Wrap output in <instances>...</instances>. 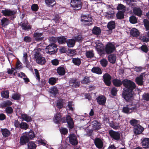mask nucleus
Wrapping results in <instances>:
<instances>
[{
	"mask_svg": "<svg viewBox=\"0 0 149 149\" xmlns=\"http://www.w3.org/2000/svg\"><path fill=\"white\" fill-rule=\"evenodd\" d=\"M19 25L22 29L24 30L29 31L31 29V26L28 24V21L26 20H25L24 22H21Z\"/></svg>",
	"mask_w": 149,
	"mask_h": 149,
	"instance_id": "obj_10",
	"label": "nucleus"
},
{
	"mask_svg": "<svg viewBox=\"0 0 149 149\" xmlns=\"http://www.w3.org/2000/svg\"><path fill=\"white\" fill-rule=\"evenodd\" d=\"M70 85L74 88H77L79 86L80 82L77 79H71L69 81Z\"/></svg>",
	"mask_w": 149,
	"mask_h": 149,
	"instance_id": "obj_14",
	"label": "nucleus"
},
{
	"mask_svg": "<svg viewBox=\"0 0 149 149\" xmlns=\"http://www.w3.org/2000/svg\"><path fill=\"white\" fill-rule=\"evenodd\" d=\"M115 49L114 45L112 43L107 44L105 48V51L108 54H109L113 52Z\"/></svg>",
	"mask_w": 149,
	"mask_h": 149,
	"instance_id": "obj_7",
	"label": "nucleus"
},
{
	"mask_svg": "<svg viewBox=\"0 0 149 149\" xmlns=\"http://www.w3.org/2000/svg\"><path fill=\"white\" fill-rule=\"evenodd\" d=\"M143 23L146 30H149V21L147 19H145L143 20Z\"/></svg>",
	"mask_w": 149,
	"mask_h": 149,
	"instance_id": "obj_54",
	"label": "nucleus"
},
{
	"mask_svg": "<svg viewBox=\"0 0 149 149\" xmlns=\"http://www.w3.org/2000/svg\"><path fill=\"white\" fill-rule=\"evenodd\" d=\"M57 73L60 75H64L65 72L64 68L62 67H58L57 69Z\"/></svg>",
	"mask_w": 149,
	"mask_h": 149,
	"instance_id": "obj_27",
	"label": "nucleus"
},
{
	"mask_svg": "<svg viewBox=\"0 0 149 149\" xmlns=\"http://www.w3.org/2000/svg\"><path fill=\"white\" fill-rule=\"evenodd\" d=\"M94 143L96 146L98 148H101L103 147V143L101 139L99 138L95 139Z\"/></svg>",
	"mask_w": 149,
	"mask_h": 149,
	"instance_id": "obj_15",
	"label": "nucleus"
},
{
	"mask_svg": "<svg viewBox=\"0 0 149 149\" xmlns=\"http://www.w3.org/2000/svg\"><path fill=\"white\" fill-rule=\"evenodd\" d=\"M143 130V128L139 125H136L134 127V132L136 134H141Z\"/></svg>",
	"mask_w": 149,
	"mask_h": 149,
	"instance_id": "obj_16",
	"label": "nucleus"
},
{
	"mask_svg": "<svg viewBox=\"0 0 149 149\" xmlns=\"http://www.w3.org/2000/svg\"><path fill=\"white\" fill-rule=\"evenodd\" d=\"M103 79L105 84L108 86H110L111 84V76L108 74H106L103 76Z\"/></svg>",
	"mask_w": 149,
	"mask_h": 149,
	"instance_id": "obj_11",
	"label": "nucleus"
},
{
	"mask_svg": "<svg viewBox=\"0 0 149 149\" xmlns=\"http://www.w3.org/2000/svg\"><path fill=\"white\" fill-rule=\"evenodd\" d=\"M123 84L125 88L123 89V96L127 101H130L133 98V90L135 88V84L130 80L124 79L123 80Z\"/></svg>",
	"mask_w": 149,
	"mask_h": 149,
	"instance_id": "obj_1",
	"label": "nucleus"
},
{
	"mask_svg": "<svg viewBox=\"0 0 149 149\" xmlns=\"http://www.w3.org/2000/svg\"><path fill=\"white\" fill-rule=\"evenodd\" d=\"M143 100L148 101L149 100V93H146L143 94L142 96Z\"/></svg>",
	"mask_w": 149,
	"mask_h": 149,
	"instance_id": "obj_60",
	"label": "nucleus"
},
{
	"mask_svg": "<svg viewBox=\"0 0 149 149\" xmlns=\"http://www.w3.org/2000/svg\"><path fill=\"white\" fill-rule=\"evenodd\" d=\"M42 35V33H38L35 32L33 35L35 39L37 41L41 40L42 39L41 36Z\"/></svg>",
	"mask_w": 149,
	"mask_h": 149,
	"instance_id": "obj_20",
	"label": "nucleus"
},
{
	"mask_svg": "<svg viewBox=\"0 0 149 149\" xmlns=\"http://www.w3.org/2000/svg\"><path fill=\"white\" fill-rule=\"evenodd\" d=\"M61 115L60 113H57L54 115L53 118V120L54 122L56 123H58L61 121L63 123L67 122L69 128H72L74 125V122L72 119L69 115L67 116L65 120V117L61 118Z\"/></svg>",
	"mask_w": 149,
	"mask_h": 149,
	"instance_id": "obj_2",
	"label": "nucleus"
},
{
	"mask_svg": "<svg viewBox=\"0 0 149 149\" xmlns=\"http://www.w3.org/2000/svg\"><path fill=\"white\" fill-rule=\"evenodd\" d=\"M25 133L26 136L28 138V139H32L35 137V134L32 131L30 130L29 132H26Z\"/></svg>",
	"mask_w": 149,
	"mask_h": 149,
	"instance_id": "obj_31",
	"label": "nucleus"
},
{
	"mask_svg": "<svg viewBox=\"0 0 149 149\" xmlns=\"http://www.w3.org/2000/svg\"><path fill=\"white\" fill-rule=\"evenodd\" d=\"M143 76L141 75L139 77H137L135 79L136 83L139 85H141L143 83Z\"/></svg>",
	"mask_w": 149,
	"mask_h": 149,
	"instance_id": "obj_32",
	"label": "nucleus"
},
{
	"mask_svg": "<svg viewBox=\"0 0 149 149\" xmlns=\"http://www.w3.org/2000/svg\"><path fill=\"white\" fill-rule=\"evenodd\" d=\"M140 39L144 42H147L149 41V37L147 33L140 36Z\"/></svg>",
	"mask_w": 149,
	"mask_h": 149,
	"instance_id": "obj_23",
	"label": "nucleus"
},
{
	"mask_svg": "<svg viewBox=\"0 0 149 149\" xmlns=\"http://www.w3.org/2000/svg\"><path fill=\"white\" fill-rule=\"evenodd\" d=\"M115 22L113 21H110L108 24L107 27L110 30L113 29L115 27Z\"/></svg>",
	"mask_w": 149,
	"mask_h": 149,
	"instance_id": "obj_38",
	"label": "nucleus"
},
{
	"mask_svg": "<svg viewBox=\"0 0 149 149\" xmlns=\"http://www.w3.org/2000/svg\"><path fill=\"white\" fill-rule=\"evenodd\" d=\"M20 95L18 94L15 93L12 95V98L15 100H18L20 98Z\"/></svg>",
	"mask_w": 149,
	"mask_h": 149,
	"instance_id": "obj_61",
	"label": "nucleus"
},
{
	"mask_svg": "<svg viewBox=\"0 0 149 149\" xmlns=\"http://www.w3.org/2000/svg\"><path fill=\"white\" fill-rule=\"evenodd\" d=\"M133 13L136 15L138 16H141L142 14V11L138 7H134L133 9Z\"/></svg>",
	"mask_w": 149,
	"mask_h": 149,
	"instance_id": "obj_24",
	"label": "nucleus"
},
{
	"mask_svg": "<svg viewBox=\"0 0 149 149\" xmlns=\"http://www.w3.org/2000/svg\"><path fill=\"white\" fill-rule=\"evenodd\" d=\"M46 5L49 7H53L56 3L55 0H45Z\"/></svg>",
	"mask_w": 149,
	"mask_h": 149,
	"instance_id": "obj_21",
	"label": "nucleus"
},
{
	"mask_svg": "<svg viewBox=\"0 0 149 149\" xmlns=\"http://www.w3.org/2000/svg\"><path fill=\"white\" fill-rule=\"evenodd\" d=\"M75 41L73 39H68L66 41L67 46L69 47H73L75 45Z\"/></svg>",
	"mask_w": 149,
	"mask_h": 149,
	"instance_id": "obj_22",
	"label": "nucleus"
},
{
	"mask_svg": "<svg viewBox=\"0 0 149 149\" xmlns=\"http://www.w3.org/2000/svg\"><path fill=\"white\" fill-rule=\"evenodd\" d=\"M29 127L28 125L26 123L22 122L21 123L20 126L19 128H20L22 129H24L26 130Z\"/></svg>",
	"mask_w": 149,
	"mask_h": 149,
	"instance_id": "obj_46",
	"label": "nucleus"
},
{
	"mask_svg": "<svg viewBox=\"0 0 149 149\" xmlns=\"http://www.w3.org/2000/svg\"><path fill=\"white\" fill-rule=\"evenodd\" d=\"M41 50L40 49L35 50V53L33 54L34 58L36 60V62L38 64L42 65L46 62L45 58L42 57L40 53Z\"/></svg>",
	"mask_w": 149,
	"mask_h": 149,
	"instance_id": "obj_3",
	"label": "nucleus"
},
{
	"mask_svg": "<svg viewBox=\"0 0 149 149\" xmlns=\"http://www.w3.org/2000/svg\"><path fill=\"white\" fill-rule=\"evenodd\" d=\"M1 131L3 136L5 137L8 136L10 134V131L6 128L1 129Z\"/></svg>",
	"mask_w": 149,
	"mask_h": 149,
	"instance_id": "obj_28",
	"label": "nucleus"
},
{
	"mask_svg": "<svg viewBox=\"0 0 149 149\" xmlns=\"http://www.w3.org/2000/svg\"><path fill=\"white\" fill-rule=\"evenodd\" d=\"M73 107L74 106L73 105L72 102H68V107L70 110L73 111L74 110Z\"/></svg>",
	"mask_w": 149,
	"mask_h": 149,
	"instance_id": "obj_64",
	"label": "nucleus"
},
{
	"mask_svg": "<svg viewBox=\"0 0 149 149\" xmlns=\"http://www.w3.org/2000/svg\"><path fill=\"white\" fill-rule=\"evenodd\" d=\"M64 101L63 100H60L57 102L56 106L59 109H60L62 108L63 105Z\"/></svg>",
	"mask_w": 149,
	"mask_h": 149,
	"instance_id": "obj_45",
	"label": "nucleus"
},
{
	"mask_svg": "<svg viewBox=\"0 0 149 149\" xmlns=\"http://www.w3.org/2000/svg\"><path fill=\"white\" fill-rule=\"evenodd\" d=\"M29 140V139L27 136L25 135L23 136L20 138V143L22 145H24L28 142Z\"/></svg>",
	"mask_w": 149,
	"mask_h": 149,
	"instance_id": "obj_25",
	"label": "nucleus"
},
{
	"mask_svg": "<svg viewBox=\"0 0 149 149\" xmlns=\"http://www.w3.org/2000/svg\"><path fill=\"white\" fill-rule=\"evenodd\" d=\"M70 143L73 145H77L78 143L76 136L74 134H70L69 136Z\"/></svg>",
	"mask_w": 149,
	"mask_h": 149,
	"instance_id": "obj_9",
	"label": "nucleus"
},
{
	"mask_svg": "<svg viewBox=\"0 0 149 149\" xmlns=\"http://www.w3.org/2000/svg\"><path fill=\"white\" fill-rule=\"evenodd\" d=\"M96 49L97 51L100 54H102L103 53V51L102 50V45L100 43L96 44Z\"/></svg>",
	"mask_w": 149,
	"mask_h": 149,
	"instance_id": "obj_26",
	"label": "nucleus"
},
{
	"mask_svg": "<svg viewBox=\"0 0 149 149\" xmlns=\"http://www.w3.org/2000/svg\"><path fill=\"white\" fill-rule=\"evenodd\" d=\"M12 103L10 100H7L3 102L2 104V106L3 107H6L8 106H10L12 105Z\"/></svg>",
	"mask_w": 149,
	"mask_h": 149,
	"instance_id": "obj_52",
	"label": "nucleus"
},
{
	"mask_svg": "<svg viewBox=\"0 0 149 149\" xmlns=\"http://www.w3.org/2000/svg\"><path fill=\"white\" fill-rule=\"evenodd\" d=\"M97 100L98 104L101 105H104L105 104L106 99L104 96L101 95L97 98Z\"/></svg>",
	"mask_w": 149,
	"mask_h": 149,
	"instance_id": "obj_13",
	"label": "nucleus"
},
{
	"mask_svg": "<svg viewBox=\"0 0 149 149\" xmlns=\"http://www.w3.org/2000/svg\"><path fill=\"white\" fill-rule=\"evenodd\" d=\"M1 20V24L3 26L7 25L9 23L8 20L5 17L3 18Z\"/></svg>",
	"mask_w": 149,
	"mask_h": 149,
	"instance_id": "obj_35",
	"label": "nucleus"
},
{
	"mask_svg": "<svg viewBox=\"0 0 149 149\" xmlns=\"http://www.w3.org/2000/svg\"><path fill=\"white\" fill-rule=\"evenodd\" d=\"M23 61L24 63L28 64V61L27 59V55L26 52H24L23 54Z\"/></svg>",
	"mask_w": 149,
	"mask_h": 149,
	"instance_id": "obj_49",
	"label": "nucleus"
},
{
	"mask_svg": "<svg viewBox=\"0 0 149 149\" xmlns=\"http://www.w3.org/2000/svg\"><path fill=\"white\" fill-rule=\"evenodd\" d=\"M72 61L74 65H79L81 63L80 59L78 58H73Z\"/></svg>",
	"mask_w": 149,
	"mask_h": 149,
	"instance_id": "obj_40",
	"label": "nucleus"
},
{
	"mask_svg": "<svg viewBox=\"0 0 149 149\" xmlns=\"http://www.w3.org/2000/svg\"><path fill=\"white\" fill-rule=\"evenodd\" d=\"M22 117L23 120L27 122H30L32 120L31 117L26 114H22Z\"/></svg>",
	"mask_w": 149,
	"mask_h": 149,
	"instance_id": "obj_39",
	"label": "nucleus"
},
{
	"mask_svg": "<svg viewBox=\"0 0 149 149\" xmlns=\"http://www.w3.org/2000/svg\"><path fill=\"white\" fill-rule=\"evenodd\" d=\"M58 80L56 77H51L49 79V83L51 85L55 84Z\"/></svg>",
	"mask_w": 149,
	"mask_h": 149,
	"instance_id": "obj_36",
	"label": "nucleus"
},
{
	"mask_svg": "<svg viewBox=\"0 0 149 149\" xmlns=\"http://www.w3.org/2000/svg\"><path fill=\"white\" fill-rule=\"evenodd\" d=\"M93 72L98 74L102 73L101 69L98 67H94L91 70Z\"/></svg>",
	"mask_w": 149,
	"mask_h": 149,
	"instance_id": "obj_37",
	"label": "nucleus"
},
{
	"mask_svg": "<svg viewBox=\"0 0 149 149\" xmlns=\"http://www.w3.org/2000/svg\"><path fill=\"white\" fill-rule=\"evenodd\" d=\"M92 128L93 130H98L100 128L101 124L96 120H94L92 122Z\"/></svg>",
	"mask_w": 149,
	"mask_h": 149,
	"instance_id": "obj_17",
	"label": "nucleus"
},
{
	"mask_svg": "<svg viewBox=\"0 0 149 149\" xmlns=\"http://www.w3.org/2000/svg\"><path fill=\"white\" fill-rule=\"evenodd\" d=\"M109 61L111 63H114L116 61V56L115 55L112 54L109 55L108 56Z\"/></svg>",
	"mask_w": 149,
	"mask_h": 149,
	"instance_id": "obj_34",
	"label": "nucleus"
},
{
	"mask_svg": "<svg viewBox=\"0 0 149 149\" xmlns=\"http://www.w3.org/2000/svg\"><path fill=\"white\" fill-rule=\"evenodd\" d=\"M113 83L115 86L119 87L123 84V81H121L120 80L115 79L113 80Z\"/></svg>",
	"mask_w": 149,
	"mask_h": 149,
	"instance_id": "obj_30",
	"label": "nucleus"
},
{
	"mask_svg": "<svg viewBox=\"0 0 149 149\" xmlns=\"http://www.w3.org/2000/svg\"><path fill=\"white\" fill-rule=\"evenodd\" d=\"M56 46L55 44H53L47 46L45 49V52L47 53L52 54L56 52Z\"/></svg>",
	"mask_w": 149,
	"mask_h": 149,
	"instance_id": "obj_6",
	"label": "nucleus"
},
{
	"mask_svg": "<svg viewBox=\"0 0 149 149\" xmlns=\"http://www.w3.org/2000/svg\"><path fill=\"white\" fill-rule=\"evenodd\" d=\"M31 9L33 11H36L38 9V6L37 4H34L32 5L31 6Z\"/></svg>",
	"mask_w": 149,
	"mask_h": 149,
	"instance_id": "obj_57",
	"label": "nucleus"
},
{
	"mask_svg": "<svg viewBox=\"0 0 149 149\" xmlns=\"http://www.w3.org/2000/svg\"><path fill=\"white\" fill-rule=\"evenodd\" d=\"M60 132L62 134H65L68 132V130L66 128H61L60 129Z\"/></svg>",
	"mask_w": 149,
	"mask_h": 149,
	"instance_id": "obj_58",
	"label": "nucleus"
},
{
	"mask_svg": "<svg viewBox=\"0 0 149 149\" xmlns=\"http://www.w3.org/2000/svg\"><path fill=\"white\" fill-rule=\"evenodd\" d=\"M1 95L3 98H7L9 97V92L7 91H3L1 93Z\"/></svg>",
	"mask_w": 149,
	"mask_h": 149,
	"instance_id": "obj_50",
	"label": "nucleus"
},
{
	"mask_svg": "<svg viewBox=\"0 0 149 149\" xmlns=\"http://www.w3.org/2000/svg\"><path fill=\"white\" fill-rule=\"evenodd\" d=\"M1 13L5 16H10L13 15L15 12L13 11L8 10H1Z\"/></svg>",
	"mask_w": 149,
	"mask_h": 149,
	"instance_id": "obj_18",
	"label": "nucleus"
},
{
	"mask_svg": "<svg viewBox=\"0 0 149 149\" xmlns=\"http://www.w3.org/2000/svg\"><path fill=\"white\" fill-rule=\"evenodd\" d=\"M109 134L111 137L115 140H118L120 139V134L118 132L110 130L109 131Z\"/></svg>",
	"mask_w": 149,
	"mask_h": 149,
	"instance_id": "obj_8",
	"label": "nucleus"
},
{
	"mask_svg": "<svg viewBox=\"0 0 149 149\" xmlns=\"http://www.w3.org/2000/svg\"><path fill=\"white\" fill-rule=\"evenodd\" d=\"M93 33L96 35H99L101 32L100 29L98 27H95L92 30Z\"/></svg>",
	"mask_w": 149,
	"mask_h": 149,
	"instance_id": "obj_44",
	"label": "nucleus"
},
{
	"mask_svg": "<svg viewBox=\"0 0 149 149\" xmlns=\"http://www.w3.org/2000/svg\"><path fill=\"white\" fill-rule=\"evenodd\" d=\"M135 109V107L131 108L130 109L127 107H124L123 109V111L125 113H129L132 112Z\"/></svg>",
	"mask_w": 149,
	"mask_h": 149,
	"instance_id": "obj_19",
	"label": "nucleus"
},
{
	"mask_svg": "<svg viewBox=\"0 0 149 149\" xmlns=\"http://www.w3.org/2000/svg\"><path fill=\"white\" fill-rule=\"evenodd\" d=\"M130 123L132 125L134 126V127L135 126H136V125H138L137 124L138 121L134 119L130 121Z\"/></svg>",
	"mask_w": 149,
	"mask_h": 149,
	"instance_id": "obj_63",
	"label": "nucleus"
},
{
	"mask_svg": "<svg viewBox=\"0 0 149 149\" xmlns=\"http://www.w3.org/2000/svg\"><path fill=\"white\" fill-rule=\"evenodd\" d=\"M117 9L123 12H125L126 10L125 6L121 4L118 5L117 7Z\"/></svg>",
	"mask_w": 149,
	"mask_h": 149,
	"instance_id": "obj_47",
	"label": "nucleus"
},
{
	"mask_svg": "<svg viewBox=\"0 0 149 149\" xmlns=\"http://www.w3.org/2000/svg\"><path fill=\"white\" fill-rule=\"evenodd\" d=\"M70 5L74 10H79L81 8V3L80 0H71Z\"/></svg>",
	"mask_w": 149,
	"mask_h": 149,
	"instance_id": "obj_5",
	"label": "nucleus"
},
{
	"mask_svg": "<svg viewBox=\"0 0 149 149\" xmlns=\"http://www.w3.org/2000/svg\"><path fill=\"white\" fill-rule=\"evenodd\" d=\"M66 38L64 37H60L58 39V41L60 44H63L66 42Z\"/></svg>",
	"mask_w": 149,
	"mask_h": 149,
	"instance_id": "obj_43",
	"label": "nucleus"
},
{
	"mask_svg": "<svg viewBox=\"0 0 149 149\" xmlns=\"http://www.w3.org/2000/svg\"><path fill=\"white\" fill-rule=\"evenodd\" d=\"M15 70V68H12L11 69H7V72L9 74H14V75L15 74L16 72L15 71L14 72V71Z\"/></svg>",
	"mask_w": 149,
	"mask_h": 149,
	"instance_id": "obj_55",
	"label": "nucleus"
},
{
	"mask_svg": "<svg viewBox=\"0 0 149 149\" xmlns=\"http://www.w3.org/2000/svg\"><path fill=\"white\" fill-rule=\"evenodd\" d=\"M131 35L134 37H136L139 35V32L138 30L135 28L132 29L130 32Z\"/></svg>",
	"mask_w": 149,
	"mask_h": 149,
	"instance_id": "obj_29",
	"label": "nucleus"
},
{
	"mask_svg": "<svg viewBox=\"0 0 149 149\" xmlns=\"http://www.w3.org/2000/svg\"><path fill=\"white\" fill-rule=\"evenodd\" d=\"M28 147L29 149H35L36 146L33 142L31 141L28 143Z\"/></svg>",
	"mask_w": 149,
	"mask_h": 149,
	"instance_id": "obj_41",
	"label": "nucleus"
},
{
	"mask_svg": "<svg viewBox=\"0 0 149 149\" xmlns=\"http://www.w3.org/2000/svg\"><path fill=\"white\" fill-rule=\"evenodd\" d=\"M92 18L88 15H82L81 16V21L83 25H90L92 24Z\"/></svg>",
	"mask_w": 149,
	"mask_h": 149,
	"instance_id": "obj_4",
	"label": "nucleus"
},
{
	"mask_svg": "<svg viewBox=\"0 0 149 149\" xmlns=\"http://www.w3.org/2000/svg\"><path fill=\"white\" fill-rule=\"evenodd\" d=\"M100 63L103 66L106 67L107 64V61L106 59H103L101 60Z\"/></svg>",
	"mask_w": 149,
	"mask_h": 149,
	"instance_id": "obj_62",
	"label": "nucleus"
},
{
	"mask_svg": "<svg viewBox=\"0 0 149 149\" xmlns=\"http://www.w3.org/2000/svg\"><path fill=\"white\" fill-rule=\"evenodd\" d=\"M58 93V91L56 86H54L51 88L50 91V93L52 94L54 96Z\"/></svg>",
	"mask_w": 149,
	"mask_h": 149,
	"instance_id": "obj_33",
	"label": "nucleus"
},
{
	"mask_svg": "<svg viewBox=\"0 0 149 149\" xmlns=\"http://www.w3.org/2000/svg\"><path fill=\"white\" fill-rule=\"evenodd\" d=\"M130 21L131 23L134 24L136 23L137 19L135 16H132L130 17Z\"/></svg>",
	"mask_w": 149,
	"mask_h": 149,
	"instance_id": "obj_53",
	"label": "nucleus"
},
{
	"mask_svg": "<svg viewBox=\"0 0 149 149\" xmlns=\"http://www.w3.org/2000/svg\"><path fill=\"white\" fill-rule=\"evenodd\" d=\"M141 143L144 148H149V138H144L141 139Z\"/></svg>",
	"mask_w": 149,
	"mask_h": 149,
	"instance_id": "obj_12",
	"label": "nucleus"
},
{
	"mask_svg": "<svg viewBox=\"0 0 149 149\" xmlns=\"http://www.w3.org/2000/svg\"><path fill=\"white\" fill-rule=\"evenodd\" d=\"M89 81V77H84L83 79L81 81V82L82 84H87L88 83Z\"/></svg>",
	"mask_w": 149,
	"mask_h": 149,
	"instance_id": "obj_59",
	"label": "nucleus"
},
{
	"mask_svg": "<svg viewBox=\"0 0 149 149\" xmlns=\"http://www.w3.org/2000/svg\"><path fill=\"white\" fill-rule=\"evenodd\" d=\"M94 54L93 51H86V55L88 58H92L94 56Z\"/></svg>",
	"mask_w": 149,
	"mask_h": 149,
	"instance_id": "obj_42",
	"label": "nucleus"
},
{
	"mask_svg": "<svg viewBox=\"0 0 149 149\" xmlns=\"http://www.w3.org/2000/svg\"><path fill=\"white\" fill-rule=\"evenodd\" d=\"M22 64L21 62L19 61L18 60L17 62L16 67L15 68V69H20L22 68Z\"/></svg>",
	"mask_w": 149,
	"mask_h": 149,
	"instance_id": "obj_56",
	"label": "nucleus"
},
{
	"mask_svg": "<svg viewBox=\"0 0 149 149\" xmlns=\"http://www.w3.org/2000/svg\"><path fill=\"white\" fill-rule=\"evenodd\" d=\"M124 12L121 11L118 12L116 14V17L117 18L119 19L123 18L124 17Z\"/></svg>",
	"mask_w": 149,
	"mask_h": 149,
	"instance_id": "obj_51",
	"label": "nucleus"
},
{
	"mask_svg": "<svg viewBox=\"0 0 149 149\" xmlns=\"http://www.w3.org/2000/svg\"><path fill=\"white\" fill-rule=\"evenodd\" d=\"M109 126L114 129H117L119 127L118 124L114 123L113 122L109 123Z\"/></svg>",
	"mask_w": 149,
	"mask_h": 149,
	"instance_id": "obj_48",
	"label": "nucleus"
}]
</instances>
